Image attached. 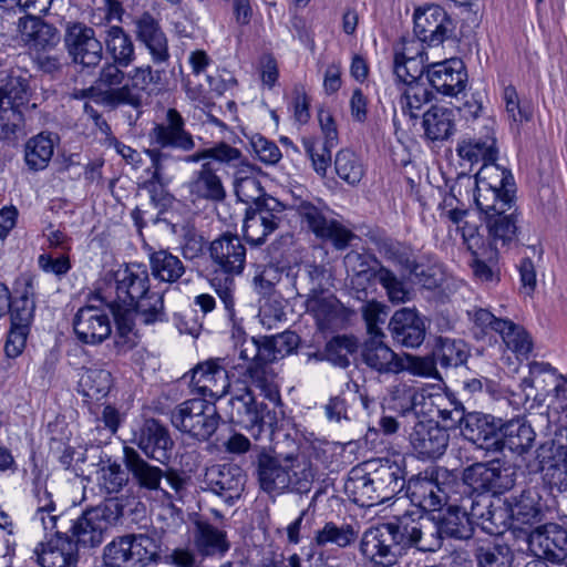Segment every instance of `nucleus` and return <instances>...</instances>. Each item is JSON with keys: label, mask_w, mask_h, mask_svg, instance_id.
<instances>
[{"label": "nucleus", "mask_w": 567, "mask_h": 567, "mask_svg": "<svg viewBox=\"0 0 567 567\" xmlns=\"http://www.w3.org/2000/svg\"><path fill=\"white\" fill-rule=\"evenodd\" d=\"M406 497L425 512H437L447 504V493L437 481L435 468L426 470L408 481Z\"/></svg>", "instance_id": "6ab92c4d"}, {"label": "nucleus", "mask_w": 567, "mask_h": 567, "mask_svg": "<svg viewBox=\"0 0 567 567\" xmlns=\"http://www.w3.org/2000/svg\"><path fill=\"white\" fill-rule=\"evenodd\" d=\"M344 492L353 503L362 507L382 503L372 473H368L359 466L349 472L344 483Z\"/></svg>", "instance_id": "a19ab883"}, {"label": "nucleus", "mask_w": 567, "mask_h": 567, "mask_svg": "<svg viewBox=\"0 0 567 567\" xmlns=\"http://www.w3.org/2000/svg\"><path fill=\"white\" fill-rule=\"evenodd\" d=\"M246 247L236 234L224 233L210 243L209 255L214 265L210 286L228 311L234 309L235 277L246 265Z\"/></svg>", "instance_id": "f03ea898"}, {"label": "nucleus", "mask_w": 567, "mask_h": 567, "mask_svg": "<svg viewBox=\"0 0 567 567\" xmlns=\"http://www.w3.org/2000/svg\"><path fill=\"white\" fill-rule=\"evenodd\" d=\"M194 546L203 558L224 556L230 548L226 532L206 522H196Z\"/></svg>", "instance_id": "37998d69"}, {"label": "nucleus", "mask_w": 567, "mask_h": 567, "mask_svg": "<svg viewBox=\"0 0 567 567\" xmlns=\"http://www.w3.org/2000/svg\"><path fill=\"white\" fill-rule=\"evenodd\" d=\"M189 384L194 392L216 400L227 394L230 388L228 372L220 364V359H209L198 363L190 371Z\"/></svg>", "instance_id": "5701e85b"}, {"label": "nucleus", "mask_w": 567, "mask_h": 567, "mask_svg": "<svg viewBox=\"0 0 567 567\" xmlns=\"http://www.w3.org/2000/svg\"><path fill=\"white\" fill-rule=\"evenodd\" d=\"M482 214L481 218L486 225L488 233V248L505 247L517 238V218L515 198L505 195V199L494 204L492 209L486 210L477 207Z\"/></svg>", "instance_id": "9d476101"}, {"label": "nucleus", "mask_w": 567, "mask_h": 567, "mask_svg": "<svg viewBox=\"0 0 567 567\" xmlns=\"http://www.w3.org/2000/svg\"><path fill=\"white\" fill-rule=\"evenodd\" d=\"M148 291L150 276L146 268L138 264H132L115 272L116 298L114 300H105L101 296H95L91 300H101L107 303L114 313L117 309L127 308Z\"/></svg>", "instance_id": "9b49d317"}, {"label": "nucleus", "mask_w": 567, "mask_h": 567, "mask_svg": "<svg viewBox=\"0 0 567 567\" xmlns=\"http://www.w3.org/2000/svg\"><path fill=\"white\" fill-rule=\"evenodd\" d=\"M31 94L29 80L22 74L11 72L0 80V104L21 110Z\"/></svg>", "instance_id": "603ef678"}, {"label": "nucleus", "mask_w": 567, "mask_h": 567, "mask_svg": "<svg viewBox=\"0 0 567 567\" xmlns=\"http://www.w3.org/2000/svg\"><path fill=\"white\" fill-rule=\"evenodd\" d=\"M435 358L442 368H457L467 361L468 349L466 343L461 339L441 337L439 339Z\"/></svg>", "instance_id": "052dcab7"}, {"label": "nucleus", "mask_w": 567, "mask_h": 567, "mask_svg": "<svg viewBox=\"0 0 567 567\" xmlns=\"http://www.w3.org/2000/svg\"><path fill=\"white\" fill-rule=\"evenodd\" d=\"M372 475L382 503L406 488L404 467L395 460H379Z\"/></svg>", "instance_id": "e433bc0d"}, {"label": "nucleus", "mask_w": 567, "mask_h": 567, "mask_svg": "<svg viewBox=\"0 0 567 567\" xmlns=\"http://www.w3.org/2000/svg\"><path fill=\"white\" fill-rule=\"evenodd\" d=\"M364 364L381 374H396L403 371V357H399L381 338H370L361 350Z\"/></svg>", "instance_id": "c9c22d12"}, {"label": "nucleus", "mask_w": 567, "mask_h": 567, "mask_svg": "<svg viewBox=\"0 0 567 567\" xmlns=\"http://www.w3.org/2000/svg\"><path fill=\"white\" fill-rule=\"evenodd\" d=\"M131 442L136 445L147 458L166 464L171 458L174 442L168 430L155 419H146L133 431Z\"/></svg>", "instance_id": "f3484780"}, {"label": "nucleus", "mask_w": 567, "mask_h": 567, "mask_svg": "<svg viewBox=\"0 0 567 567\" xmlns=\"http://www.w3.org/2000/svg\"><path fill=\"white\" fill-rule=\"evenodd\" d=\"M103 41L106 53L120 65L130 66L136 59L135 45L131 35L120 25H107Z\"/></svg>", "instance_id": "49530a36"}, {"label": "nucleus", "mask_w": 567, "mask_h": 567, "mask_svg": "<svg viewBox=\"0 0 567 567\" xmlns=\"http://www.w3.org/2000/svg\"><path fill=\"white\" fill-rule=\"evenodd\" d=\"M450 435L436 422H417L409 434L413 454L420 460H436L441 457L449 445Z\"/></svg>", "instance_id": "aec40b11"}, {"label": "nucleus", "mask_w": 567, "mask_h": 567, "mask_svg": "<svg viewBox=\"0 0 567 567\" xmlns=\"http://www.w3.org/2000/svg\"><path fill=\"white\" fill-rule=\"evenodd\" d=\"M114 320L120 338L132 347L136 337L137 323L150 326L167 321L164 306V296L156 291H148L127 308L117 309Z\"/></svg>", "instance_id": "39448f33"}, {"label": "nucleus", "mask_w": 567, "mask_h": 567, "mask_svg": "<svg viewBox=\"0 0 567 567\" xmlns=\"http://www.w3.org/2000/svg\"><path fill=\"white\" fill-rule=\"evenodd\" d=\"M358 538V530L350 524L338 525L333 522H328L316 534V543L319 546L333 544L338 547H347L355 542Z\"/></svg>", "instance_id": "69168bd1"}, {"label": "nucleus", "mask_w": 567, "mask_h": 567, "mask_svg": "<svg viewBox=\"0 0 567 567\" xmlns=\"http://www.w3.org/2000/svg\"><path fill=\"white\" fill-rule=\"evenodd\" d=\"M424 81L406 83V87L400 99L401 109L411 118H417V111L431 102L433 93Z\"/></svg>", "instance_id": "338daca9"}, {"label": "nucleus", "mask_w": 567, "mask_h": 567, "mask_svg": "<svg viewBox=\"0 0 567 567\" xmlns=\"http://www.w3.org/2000/svg\"><path fill=\"white\" fill-rule=\"evenodd\" d=\"M357 350L358 341L353 336H336L326 343V360L344 369L350 365L349 357Z\"/></svg>", "instance_id": "774afa93"}, {"label": "nucleus", "mask_w": 567, "mask_h": 567, "mask_svg": "<svg viewBox=\"0 0 567 567\" xmlns=\"http://www.w3.org/2000/svg\"><path fill=\"white\" fill-rule=\"evenodd\" d=\"M136 40L143 44L155 64L165 63L169 59L168 40L161 23L148 11L143 12L133 21Z\"/></svg>", "instance_id": "cd10ccee"}, {"label": "nucleus", "mask_w": 567, "mask_h": 567, "mask_svg": "<svg viewBox=\"0 0 567 567\" xmlns=\"http://www.w3.org/2000/svg\"><path fill=\"white\" fill-rule=\"evenodd\" d=\"M256 219L261 224L264 231L268 235L278 229L281 220L284 206L275 197H265L256 203V206L248 208Z\"/></svg>", "instance_id": "0e129e2a"}, {"label": "nucleus", "mask_w": 567, "mask_h": 567, "mask_svg": "<svg viewBox=\"0 0 567 567\" xmlns=\"http://www.w3.org/2000/svg\"><path fill=\"white\" fill-rule=\"evenodd\" d=\"M389 330L393 340L406 348H417L425 339V323L414 308L396 310L390 322Z\"/></svg>", "instance_id": "7c9ffc66"}, {"label": "nucleus", "mask_w": 567, "mask_h": 567, "mask_svg": "<svg viewBox=\"0 0 567 567\" xmlns=\"http://www.w3.org/2000/svg\"><path fill=\"white\" fill-rule=\"evenodd\" d=\"M186 187L193 200L217 203L226 198V189L212 162L203 163L200 168L193 173Z\"/></svg>", "instance_id": "f704fd0d"}, {"label": "nucleus", "mask_w": 567, "mask_h": 567, "mask_svg": "<svg viewBox=\"0 0 567 567\" xmlns=\"http://www.w3.org/2000/svg\"><path fill=\"white\" fill-rule=\"evenodd\" d=\"M33 297V279L29 276L21 277L16 284L14 297L9 309L11 324L31 326L35 309Z\"/></svg>", "instance_id": "c03bdc74"}, {"label": "nucleus", "mask_w": 567, "mask_h": 567, "mask_svg": "<svg viewBox=\"0 0 567 567\" xmlns=\"http://www.w3.org/2000/svg\"><path fill=\"white\" fill-rule=\"evenodd\" d=\"M473 557L477 567H516L514 549L502 542L494 540L476 545Z\"/></svg>", "instance_id": "09e8293b"}, {"label": "nucleus", "mask_w": 567, "mask_h": 567, "mask_svg": "<svg viewBox=\"0 0 567 567\" xmlns=\"http://www.w3.org/2000/svg\"><path fill=\"white\" fill-rule=\"evenodd\" d=\"M409 51L410 49L405 48L402 53H395L394 56V74L404 84L423 81V74L427 69V54L424 50L417 51L415 55H409Z\"/></svg>", "instance_id": "3c124183"}, {"label": "nucleus", "mask_w": 567, "mask_h": 567, "mask_svg": "<svg viewBox=\"0 0 567 567\" xmlns=\"http://www.w3.org/2000/svg\"><path fill=\"white\" fill-rule=\"evenodd\" d=\"M150 150H178L189 152L195 147L192 134L185 128V120L176 109H168L165 121L155 124L148 134Z\"/></svg>", "instance_id": "2eb2a0df"}, {"label": "nucleus", "mask_w": 567, "mask_h": 567, "mask_svg": "<svg viewBox=\"0 0 567 567\" xmlns=\"http://www.w3.org/2000/svg\"><path fill=\"white\" fill-rule=\"evenodd\" d=\"M45 542L37 545L33 554L41 567H76L79 553L74 540L64 528H54Z\"/></svg>", "instance_id": "a211bd4d"}, {"label": "nucleus", "mask_w": 567, "mask_h": 567, "mask_svg": "<svg viewBox=\"0 0 567 567\" xmlns=\"http://www.w3.org/2000/svg\"><path fill=\"white\" fill-rule=\"evenodd\" d=\"M473 524L476 523L488 535H501L508 528V505L489 495H477L471 504Z\"/></svg>", "instance_id": "393cba45"}, {"label": "nucleus", "mask_w": 567, "mask_h": 567, "mask_svg": "<svg viewBox=\"0 0 567 567\" xmlns=\"http://www.w3.org/2000/svg\"><path fill=\"white\" fill-rule=\"evenodd\" d=\"M362 555L375 565L389 567L396 561L398 551L401 550L386 524L369 528L361 539Z\"/></svg>", "instance_id": "a878e982"}, {"label": "nucleus", "mask_w": 567, "mask_h": 567, "mask_svg": "<svg viewBox=\"0 0 567 567\" xmlns=\"http://www.w3.org/2000/svg\"><path fill=\"white\" fill-rule=\"evenodd\" d=\"M33 496L35 499V512L32 517L35 524H40L44 530L64 528L66 516L58 513L52 494L47 488L45 478L40 471H33Z\"/></svg>", "instance_id": "473e14b6"}, {"label": "nucleus", "mask_w": 567, "mask_h": 567, "mask_svg": "<svg viewBox=\"0 0 567 567\" xmlns=\"http://www.w3.org/2000/svg\"><path fill=\"white\" fill-rule=\"evenodd\" d=\"M453 30V21L440 6H427L414 12V33L423 43L439 45Z\"/></svg>", "instance_id": "412c9836"}, {"label": "nucleus", "mask_w": 567, "mask_h": 567, "mask_svg": "<svg viewBox=\"0 0 567 567\" xmlns=\"http://www.w3.org/2000/svg\"><path fill=\"white\" fill-rule=\"evenodd\" d=\"M536 433L530 424L523 419H512L502 421V429L497 437L495 451L507 450L513 455L518 456L522 462L526 461V456L534 446Z\"/></svg>", "instance_id": "c756f323"}, {"label": "nucleus", "mask_w": 567, "mask_h": 567, "mask_svg": "<svg viewBox=\"0 0 567 567\" xmlns=\"http://www.w3.org/2000/svg\"><path fill=\"white\" fill-rule=\"evenodd\" d=\"M151 272L155 279L176 282L186 271L184 262L168 249L147 248Z\"/></svg>", "instance_id": "de8ad7c7"}, {"label": "nucleus", "mask_w": 567, "mask_h": 567, "mask_svg": "<svg viewBox=\"0 0 567 567\" xmlns=\"http://www.w3.org/2000/svg\"><path fill=\"white\" fill-rule=\"evenodd\" d=\"M18 29L23 41L35 49L53 48L60 42L58 29L35 14L19 18Z\"/></svg>", "instance_id": "4c0bfd02"}, {"label": "nucleus", "mask_w": 567, "mask_h": 567, "mask_svg": "<svg viewBox=\"0 0 567 567\" xmlns=\"http://www.w3.org/2000/svg\"><path fill=\"white\" fill-rule=\"evenodd\" d=\"M444 539L434 514L419 517V530L414 548L424 553H435L441 549Z\"/></svg>", "instance_id": "4d7b16f0"}, {"label": "nucleus", "mask_w": 567, "mask_h": 567, "mask_svg": "<svg viewBox=\"0 0 567 567\" xmlns=\"http://www.w3.org/2000/svg\"><path fill=\"white\" fill-rule=\"evenodd\" d=\"M73 330L79 341L99 344L110 337L112 324L105 309L89 303L76 311L73 318Z\"/></svg>", "instance_id": "4be33fe9"}, {"label": "nucleus", "mask_w": 567, "mask_h": 567, "mask_svg": "<svg viewBox=\"0 0 567 567\" xmlns=\"http://www.w3.org/2000/svg\"><path fill=\"white\" fill-rule=\"evenodd\" d=\"M220 415L215 403L200 399H189L178 404L172 412V423L182 433L198 441H207L217 431Z\"/></svg>", "instance_id": "423d86ee"}, {"label": "nucleus", "mask_w": 567, "mask_h": 567, "mask_svg": "<svg viewBox=\"0 0 567 567\" xmlns=\"http://www.w3.org/2000/svg\"><path fill=\"white\" fill-rule=\"evenodd\" d=\"M334 171L350 186L358 185L365 173L362 161L349 148H342L336 154Z\"/></svg>", "instance_id": "13d9d810"}, {"label": "nucleus", "mask_w": 567, "mask_h": 567, "mask_svg": "<svg viewBox=\"0 0 567 567\" xmlns=\"http://www.w3.org/2000/svg\"><path fill=\"white\" fill-rule=\"evenodd\" d=\"M58 136L41 132L30 137L24 144V164L31 172L45 169L54 154Z\"/></svg>", "instance_id": "79ce46f5"}, {"label": "nucleus", "mask_w": 567, "mask_h": 567, "mask_svg": "<svg viewBox=\"0 0 567 567\" xmlns=\"http://www.w3.org/2000/svg\"><path fill=\"white\" fill-rule=\"evenodd\" d=\"M444 538L467 540L473 536L474 525L471 512L460 506H449L446 511L434 514Z\"/></svg>", "instance_id": "a18cd8bd"}, {"label": "nucleus", "mask_w": 567, "mask_h": 567, "mask_svg": "<svg viewBox=\"0 0 567 567\" xmlns=\"http://www.w3.org/2000/svg\"><path fill=\"white\" fill-rule=\"evenodd\" d=\"M534 454L533 460L524 462L529 473L535 474L545 470L560 471V465L564 466V456L561 450L558 449L555 435L553 439L539 444Z\"/></svg>", "instance_id": "864d4df0"}, {"label": "nucleus", "mask_w": 567, "mask_h": 567, "mask_svg": "<svg viewBox=\"0 0 567 567\" xmlns=\"http://www.w3.org/2000/svg\"><path fill=\"white\" fill-rule=\"evenodd\" d=\"M64 44L74 63L92 68L102 60V42L96 38L95 31L85 23L68 22Z\"/></svg>", "instance_id": "f8f14e48"}, {"label": "nucleus", "mask_w": 567, "mask_h": 567, "mask_svg": "<svg viewBox=\"0 0 567 567\" xmlns=\"http://www.w3.org/2000/svg\"><path fill=\"white\" fill-rule=\"evenodd\" d=\"M113 512L107 505H100L85 511L75 520L66 517L64 532L79 546L94 548L100 546L111 525Z\"/></svg>", "instance_id": "1a4fd4ad"}, {"label": "nucleus", "mask_w": 567, "mask_h": 567, "mask_svg": "<svg viewBox=\"0 0 567 567\" xmlns=\"http://www.w3.org/2000/svg\"><path fill=\"white\" fill-rule=\"evenodd\" d=\"M509 518L520 525H533L542 519V507L538 498L532 492H523L508 506Z\"/></svg>", "instance_id": "bf43d9fd"}, {"label": "nucleus", "mask_w": 567, "mask_h": 567, "mask_svg": "<svg viewBox=\"0 0 567 567\" xmlns=\"http://www.w3.org/2000/svg\"><path fill=\"white\" fill-rule=\"evenodd\" d=\"M372 274L392 303H405L411 300V290L391 269L379 265Z\"/></svg>", "instance_id": "680f3d73"}, {"label": "nucleus", "mask_w": 567, "mask_h": 567, "mask_svg": "<svg viewBox=\"0 0 567 567\" xmlns=\"http://www.w3.org/2000/svg\"><path fill=\"white\" fill-rule=\"evenodd\" d=\"M502 419L481 412H470L462 426V435L480 449L495 451L502 429Z\"/></svg>", "instance_id": "2f4dec72"}, {"label": "nucleus", "mask_w": 567, "mask_h": 567, "mask_svg": "<svg viewBox=\"0 0 567 567\" xmlns=\"http://www.w3.org/2000/svg\"><path fill=\"white\" fill-rule=\"evenodd\" d=\"M246 481L247 476L240 466L223 463L207 467L203 483L205 491L214 493L226 504L233 505L241 497Z\"/></svg>", "instance_id": "4468645a"}, {"label": "nucleus", "mask_w": 567, "mask_h": 567, "mask_svg": "<svg viewBox=\"0 0 567 567\" xmlns=\"http://www.w3.org/2000/svg\"><path fill=\"white\" fill-rule=\"evenodd\" d=\"M467 73L458 58L447 59L427 65L426 82L444 95H457L465 89Z\"/></svg>", "instance_id": "b1692460"}, {"label": "nucleus", "mask_w": 567, "mask_h": 567, "mask_svg": "<svg viewBox=\"0 0 567 567\" xmlns=\"http://www.w3.org/2000/svg\"><path fill=\"white\" fill-rule=\"evenodd\" d=\"M496 333L506 347L518 355H527L532 350V340L525 329L509 319H504Z\"/></svg>", "instance_id": "e2e57ef3"}, {"label": "nucleus", "mask_w": 567, "mask_h": 567, "mask_svg": "<svg viewBox=\"0 0 567 567\" xmlns=\"http://www.w3.org/2000/svg\"><path fill=\"white\" fill-rule=\"evenodd\" d=\"M306 310L311 313L320 330L329 329L338 318V301L333 296L318 292L307 296Z\"/></svg>", "instance_id": "5fc2aeb1"}, {"label": "nucleus", "mask_w": 567, "mask_h": 567, "mask_svg": "<svg viewBox=\"0 0 567 567\" xmlns=\"http://www.w3.org/2000/svg\"><path fill=\"white\" fill-rule=\"evenodd\" d=\"M291 208L298 215L302 227L313 233L317 238L331 241L336 249H344L355 237L339 221L327 217L321 200L295 197Z\"/></svg>", "instance_id": "20e7f679"}, {"label": "nucleus", "mask_w": 567, "mask_h": 567, "mask_svg": "<svg viewBox=\"0 0 567 567\" xmlns=\"http://www.w3.org/2000/svg\"><path fill=\"white\" fill-rule=\"evenodd\" d=\"M123 464L127 474L131 476L134 485L144 493H161L167 502H173L169 492L161 487L165 471L158 466L152 465L142 457L138 451L133 446H123Z\"/></svg>", "instance_id": "dca6fc26"}, {"label": "nucleus", "mask_w": 567, "mask_h": 567, "mask_svg": "<svg viewBox=\"0 0 567 567\" xmlns=\"http://www.w3.org/2000/svg\"><path fill=\"white\" fill-rule=\"evenodd\" d=\"M463 241L471 251L470 266L475 278L482 282L498 281V274L495 270L498 260L497 250L486 247L480 234H466L464 231Z\"/></svg>", "instance_id": "72a5a7b5"}, {"label": "nucleus", "mask_w": 567, "mask_h": 567, "mask_svg": "<svg viewBox=\"0 0 567 567\" xmlns=\"http://www.w3.org/2000/svg\"><path fill=\"white\" fill-rule=\"evenodd\" d=\"M239 358L249 361L244 377L256 388L260 389L264 396L272 402L279 401V391L272 381L269 371L258 365V355L260 353L259 339L254 337L244 338L239 346Z\"/></svg>", "instance_id": "c85d7f7f"}, {"label": "nucleus", "mask_w": 567, "mask_h": 567, "mask_svg": "<svg viewBox=\"0 0 567 567\" xmlns=\"http://www.w3.org/2000/svg\"><path fill=\"white\" fill-rule=\"evenodd\" d=\"M528 543L537 557L561 565L567 559V519L538 525L529 533Z\"/></svg>", "instance_id": "ddd939ff"}, {"label": "nucleus", "mask_w": 567, "mask_h": 567, "mask_svg": "<svg viewBox=\"0 0 567 567\" xmlns=\"http://www.w3.org/2000/svg\"><path fill=\"white\" fill-rule=\"evenodd\" d=\"M381 251L388 261L419 278L425 287L430 288L436 285L434 279L431 280V275H427L424 267L416 261L411 247L398 241H390L383 244Z\"/></svg>", "instance_id": "ea45409f"}, {"label": "nucleus", "mask_w": 567, "mask_h": 567, "mask_svg": "<svg viewBox=\"0 0 567 567\" xmlns=\"http://www.w3.org/2000/svg\"><path fill=\"white\" fill-rule=\"evenodd\" d=\"M145 154L151 159V166L145 171L150 177L143 183V188L150 193L151 200L157 205L163 198L165 186L171 182L167 167L174 157L159 150H145Z\"/></svg>", "instance_id": "58836bf2"}, {"label": "nucleus", "mask_w": 567, "mask_h": 567, "mask_svg": "<svg viewBox=\"0 0 567 567\" xmlns=\"http://www.w3.org/2000/svg\"><path fill=\"white\" fill-rule=\"evenodd\" d=\"M462 481L478 495H498L514 486L515 471L499 460L477 462L463 470Z\"/></svg>", "instance_id": "0eeeda50"}, {"label": "nucleus", "mask_w": 567, "mask_h": 567, "mask_svg": "<svg viewBox=\"0 0 567 567\" xmlns=\"http://www.w3.org/2000/svg\"><path fill=\"white\" fill-rule=\"evenodd\" d=\"M228 400L229 420L241 426L256 441H261L265 434H272L275 415L267 404L258 402L252 390L246 383L237 384Z\"/></svg>", "instance_id": "7ed1b4c3"}, {"label": "nucleus", "mask_w": 567, "mask_h": 567, "mask_svg": "<svg viewBox=\"0 0 567 567\" xmlns=\"http://www.w3.org/2000/svg\"><path fill=\"white\" fill-rule=\"evenodd\" d=\"M251 465L260 489L267 494H307L312 487L315 472L309 463H300L295 452L284 454L256 446Z\"/></svg>", "instance_id": "f257e3e1"}, {"label": "nucleus", "mask_w": 567, "mask_h": 567, "mask_svg": "<svg viewBox=\"0 0 567 567\" xmlns=\"http://www.w3.org/2000/svg\"><path fill=\"white\" fill-rule=\"evenodd\" d=\"M495 162H486L475 175L474 200L477 207L486 210L505 199V195L514 198L515 193L512 173Z\"/></svg>", "instance_id": "6e6552de"}, {"label": "nucleus", "mask_w": 567, "mask_h": 567, "mask_svg": "<svg viewBox=\"0 0 567 567\" xmlns=\"http://www.w3.org/2000/svg\"><path fill=\"white\" fill-rule=\"evenodd\" d=\"M495 120L485 117L482 120V135L474 137H463L456 147V152L462 159L471 164L489 161H496L498 148L495 137Z\"/></svg>", "instance_id": "bb28decb"}, {"label": "nucleus", "mask_w": 567, "mask_h": 567, "mask_svg": "<svg viewBox=\"0 0 567 567\" xmlns=\"http://www.w3.org/2000/svg\"><path fill=\"white\" fill-rule=\"evenodd\" d=\"M422 125L429 140H446L455 131V111L454 109L434 105L423 114Z\"/></svg>", "instance_id": "8fccbe9b"}, {"label": "nucleus", "mask_w": 567, "mask_h": 567, "mask_svg": "<svg viewBox=\"0 0 567 567\" xmlns=\"http://www.w3.org/2000/svg\"><path fill=\"white\" fill-rule=\"evenodd\" d=\"M111 386L112 374L106 369L89 368L79 381V389L83 396L95 401L105 398Z\"/></svg>", "instance_id": "6e6d98bb"}]
</instances>
